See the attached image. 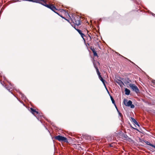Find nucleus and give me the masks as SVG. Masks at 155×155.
<instances>
[{
    "instance_id": "f704fd0d",
    "label": "nucleus",
    "mask_w": 155,
    "mask_h": 155,
    "mask_svg": "<svg viewBox=\"0 0 155 155\" xmlns=\"http://www.w3.org/2000/svg\"><path fill=\"white\" fill-rule=\"evenodd\" d=\"M151 14L152 15H153V16H155V14L151 12Z\"/></svg>"
},
{
    "instance_id": "bb28decb",
    "label": "nucleus",
    "mask_w": 155,
    "mask_h": 155,
    "mask_svg": "<svg viewBox=\"0 0 155 155\" xmlns=\"http://www.w3.org/2000/svg\"><path fill=\"white\" fill-rule=\"evenodd\" d=\"M105 88L107 91V93H108V94H109V95L110 96V93L109 91H108V89H107V87H106V86H105Z\"/></svg>"
},
{
    "instance_id": "cd10ccee",
    "label": "nucleus",
    "mask_w": 155,
    "mask_h": 155,
    "mask_svg": "<svg viewBox=\"0 0 155 155\" xmlns=\"http://www.w3.org/2000/svg\"><path fill=\"white\" fill-rule=\"evenodd\" d=\"M64 19L65 20L67 21H68L70 24H71V23L70 22V21H69V20L68 19H66L65 17L64 18Z\"/></svg>"
},
{
    "instance_id": "9b49d317",
    "label": "nucleus",
    "mask_w": 155,
    "mask_h": 155,
    "mask_svg": "<svg viewBox=\"0 0 155 155\" xmlns=\"http://www.w3.org/2000/svg\"><path fill=\"white\" fill-rule=\"evenodd\" d=\"M98 78L100 81H101V82H102L104 86L105 87V83L106 82V81L104 80L101 76V75L98 76Z\"/></svg>"
},
{
    "instance_id": "9d476101",
    "label": "nucleus",
    "mask_w": 155,
    "mask_h": 155,
    "mask_svg": "<svg viewBox=\"0 0 155 155\" xmlns=\"http://www.w3.org/2000/svg\"><path fill=\"white\" fill-rule=\"evenodd\" d=\"M77 31L80 35L81 37L85 41V39L84 38V37L85 36V35L83 33H82L81 31L79 29L77 30Z\"/></svg>"
},
{
    "instance_id": "de8ad7c7",
    "label": "nucleus",
    "mask_w": 155,
    "mask_h": 155,
    "mask_svg": "<svg viewBox=\"0 0 155 155\" xmlns=\"http://www.w3.org/2000/svg\"><path fill=\"white\" fill-rule=\"evenodd\" d=\"M40 121L41 122V123H42V122L41 120H40Z\"/></svg>"
},
{
    "instance_id": "ea45409f",
    "label": "nucleus",
    "mask_w": 155,
    "mask_h": 155,
    "mask_svg": "<svg viewBox=\"0 0 155 155\" xmlns=\"http://www.w3.org/2000/svg\"><path fill=\"white\" fill-rule=\"evenodd\" d=\"M129 61H130V62L132 63V64H135L133 62L131 61L130 60H129Z\"/></svg>"
},
{
    "instance_id": "aec40b11",
    "label": "nucleus",
    "mask_w": 155,
    "mask_h": 155,
    "mask_svg": "<svg viewBox=\"0 0 155 155\" xmlns=\"http://www.w3.org/2000/svg\"><path fill=\"white\" fill-rule=\"evenodd\" d=\"M122 136L126 139V140H127V139L129 137L127 135L125 134H122Z\"/></svg>"
},
{
    "instance_id": "72a5a7b5",
    "label": "nucleus",
    "mask_w": 155,
    "mask_h": 155,
    "mask_svg": "<svg viewBox=\"0 0 155 155\" xmlns=\"http://www.w3.org/2000/svg\"><path fill=\"white\" fill-rule=\"evenodd\" d=\"M3 79L4 80H6V78L5 76H3Z\"/></svg>"
},
{
    "instance_id": "a18cd8bd",
    "label": "nucleus",
    "mask_w": 155,
    "mask_h": 155,
    "mask_svg": "<svg viewBox=\"0 0 155 155\" xmlns=\"http://www.w3.org/2000/svg\"><path fill=\"white\" fill-rule=\"evenodd\" d=\"M100 21H101V19H100Z\"/></svg>"
},
{
    "instance_id": "49530a36",
    "label": "nucleus",
    "mask_w": 155,
    "mask_h": 155,
    "mask_svg": "<svg viewBox=\"0 0 155 155\" xmlns=\"http://www.w3.org/2000/svg\"><path fill=\"white\" fill-rule=\"evenodd\" d=\"M116 109L117 110H118V109L117 107V108H116Z\"/></svg>"
},
{
    "instance_id": "2f4dec72",
    "label": "nucleus",
    "mask_w": 155,
    "mask_h": 155,
    "mask_svg": "<svg viewBox=\"0 0 155 155\" xmlns=\"http://www.w3.org/2000/svg\"><path fill=\"white\" fill-rule=\"evenodd\" d=\"M139 140H140V142L141 143H143V140H141L140 138H139Z\"/></svg>"
},
{
    "instance_id": "c85d7f7f",
    "label": "nucleus",
    "mask_w": 155,
    "mask_h": 155,
    "mask_svg": "<svg viewBox=\"0 0 155 155\" xmlns=\"http://www.w3.org/2000/svg\"><path fill=\"white\" fill-rule=\"evenodd\" d=\"M97 73L98 75V76L101 75V74L99 71L97 72Z\"/></svg>"
},
{
    "instance_id": "5701e85b",
    "label": "nucleus",
    "mask_w": 155,
    "mask_h": 155,
    "mask_svg": "<svg viewBox=\"0 0 155 155\" xmlns=\"http://www.w3.org/2000/svg\"><path fill=\"white\" fill-rule=\"evenodd\" d=\"M94 67L95 68V69L96 70V72L99 71L96 65L95 64H94Z\"/></svg>"
},
{
    "instance_id": "1a4fd4ad",
    "label": "nucleus",
    "mask_w": 155,
    "mask_h": 155,
    "mask_svg": "<svg viewBox=\"0 0 155 155\" xmlns=\"http://www.w3.org/2000/svg\"><path fill=\"white\" fill-rule=\"evenodd\" d=\"M30 110L31 113L34 115L35 117V114H38V112L36 111L35 109H33L32 107H31L30 108Z\"/></svg>"
},
{
    "instance_id": "c9c22d12",
    "label": "nucleus",
    "mask_w": 155,
    "mask_h": 155,
    "mask_svg": "<svg viewBox=\"0 0 155 155\" xmlns=\"http://www.w3.org/2000/svg\"><path fill=\"white\" fill-rule=\"evenodd\" d=\"M135 130L138 131L139 132V130L137 128H135Z\"/></svg>"
},
{
    "instance_id": "a19ab883",
    "label": "nucleus",
    "mask_w": 155,
    "mask_h": 155,
    "mask_svg": "<svg viewBox=\"0 0 155 155\" xmlns=\"http://www.w3.org/2000/svg\"><path fill=\"white\" fill-rule=\"evenodd\" d=\"M117 110V112L118 113H118H119V112H119V110Z\"/></svg>"
},
{
    "instance_id": "f03ea898",
    "label": "nucleus",
    "mask_w": 155,
    "mask_h": 155,
    "mask_svg": "<svg viewBox=\"0 0 155 155\" xmlns=\"http://www.w3.org/2000/svg\"><path fill=\"white\" fill-rule=\"evenodd\" d=\"M77 18L78 19L76 20L75 18H74V21H73V23L75 24V25L73 26V25L71 24V25L72 26V27H73L76 31L78 29L76 28V25H77V26H79L81 25V21L80 19L78 17Z\"/></svg>"
},
{
    "instance_id": "dca6fc26",
    "label": "nucleus",
    "mask_w": 155,
    "mask_h": 155,
    "mask_svg": "<svg viewBox=\"0 0 155 155\" xmlns=\"http://www.w3.org/2000/svg\"><path fill=\"white\" fill-rule=\"evenodd\" d=\"M125 94L126 95H128L130 94V90L126 88H125Z\"/></svg>"
},
{
    "instance_id": "c03bdc74",
    "label": "nucleus",
    "mask_w": 155,
    "mask_h": 155,
    "mask_svg": "<svg viewBox=\"0 0 155 155\" xmlns=\"http://www.w3.org/2000/svg\"><path fill=\"white\" fill-rule=\"evenodd\" d=\"M110 147H113V146H112V145H110Z\"/></svg>"
},
{
    "instance_id": "c756f323",
    "label": "nucleus",
    "mask_w": 155,
    "mask_h": 155,
    "mask_svg": "<svg viewBox=\"0 0 155 155\" xmlns=\"http://www.w3.org/2000/svg\"><path fill=\"white\" fill-rule=\"evenodd\" d=\"M55 13H56V14H57V15H58L59 16V15H60V14H59L57 12H56L55 11V10L54 12Z\"/></svg>"
},
{
    "instance_id": "473e14b6",
    "label": "nucleus",
    "mask_w": 155,
    "mask_h": 155,
    "mask_svg": "<svg viewBox=\"0 0 155 155\" xmlns=\"http://www.w3.org/2000/svg\"><path fill=\"white\" fill-rule=\"evenodd\" d=\"M59 16L60 17H61L62 18H63V19L64 18V17H63L62 15H61L60 14V15H59Z\"/></svg>"
},
{
    "instance_id": "6e6552de",
    "label": "nucleus",
    "mask_w": 155,
    "mask_h": 155,
    "mask_svg": "<svg viewBox=\"0 0 155 155\" xmlns=\"http://www.w3.org/2000/svg\"><path fill=\"white\" fill-rule=\"evenodd\" d=\"M122 80H119L117 79V80L115 81L120 86L122 87L123 86V85H124V83L122 81Z\"/></svg>"
},
{
    "instance_id": "f257e3e1",
    "label": "nucleus",
    "mask_w": 155,
    "mask_h": 155,
    "mask_svg": "<svg viewBox=\"0 0 155 155\" xmlns=\"http://www.w3.org/2000/svg\"><path fill=\"white\" fill-rule=\"evenodd\" d=\"M54 138L60 142H64L66 143H68V139L66 137L61 135H58L55 136Z\"/></svg>"
},
{
    "instance_id": "7ed1b4c3",
    "label": "nucleus",
    "mask_w": 155,
    "mask_h": 155,
    "mask_svg": "<svg viewBox=\"0 0 155 155\" xmlns=\"http://www.w3.org/2000/svg\"><path fill=\"white\" fill-rule=\"evenodd\" d=\"M129 86L132 91H135L136 93L138 94L140 93V91L138 87L135 84H129Z\"/></svg>"
},
{
    "instance_id": "0eeeda50",
    "label": "nucleus",
    "mask_w": 155,
    "mask_h": 155,
    "mask_svg": "<svg viewBox=\"0 0 155 155\" xmlns=\"http://www.w3.org/2000/svg\"><path fill=\"white\" fill-rule=\"evenodd\" d=\"M124 104L126 106L130 107L132 103V101L130 100L127 101V99H124Z\"/></svg>"
},
{
    "instance_id": "393cba45",
    "label": "nucleus",
    "mask_w": 155,
    "mask_h": 155,
    "mask_svg": "<svg viewBox=\"0 0 155 155\" xmlns=\"http://www.w3.org/2000/svg\"><path fill=\"white\" fill-rule=\"evenodd\" d=\"M130 107L131 108H134V107L135 106L134 104H132V103L131 104V105L130 106Z\"/></svg>"
},
{
    "instance_id": "b1692460",
    "label": "nucleus",
    "mask_w": 155,
    "mask_h": 155,
    "mask_svg": "<svg viewBox=\"0 0 155 155\" xmlns=\"http://www.w3.org/2000/svg\"><path fill=\"white\" fill-rule=\"evenodd\" d=\"M127 140L130 142H132L133 141V140L131 138L129 137L127 139Z\"/></svg>"
},
{
    "instance_id": "7c9ffc66",
    "label": "nucleus",
    "mask_w": 155,
    "mask_h": 155,
    "mask_svg": "<svg viewBox=\"0 0 155 155\" xmlns=\"http://www.w3.org/2000/svg\"><path fill=\"white\" fill-rule=\"evenodd\" d=\"M152 82L153 83V84L155 85V80H153L152 81Z\"/></svg>"
},
{
    "instance_id": "20e7f679",
    "label": "nucleus",
    "mask_w": 155,
    "mask_h": 155,
    "mask_svg": "<svg viewBox=\"0 0 155 155\" xmlns=\"http://www.w3.org/2000/svg\"><path fill=\"white\" fill-rule=\"evenodd\" d=\"M1 84L3 86L5 87L9 92H10L11 93V94H12L15 97H16V96L14 95V94L11 92L12 90H10V89H12L13 87V86L10 83H9L10 86H7L6 85H5V86H4V85L1 82Z\"/></svg>"
},
{
    "instance_id": "09e8293b",
    "label": "nucleus",
    "mask_w": 155,
    "mask_h": 155,
    "mask_svg": "<svg viewBox=\"0 0 155 155\" xmlns=\"http://www.w3.org/2000/svg\"><path fill=\"white\" fill-rule=\"evenodd\" d=\"M0 82H1V81H0Z\"/></svg>"
},
{
    "instance_id": "37998d69",
    "label": "nucleus",
    "mask_w": 155,
    "mask_h": 155,
    "mask_svg": "<svg viewBox=\"0 0 155 155\" xmlns=\"http://www.w3.org/2000/svg\"><path fill=\"white\" fill-rule=\"evenodd\" d=\"M45 127L46 129L48 131H49V130H48V129L47 128V127Z\"/></svg>"
},
{
    "instance_id": "39448f33",
    "label": "nucleus",
    "mask_w": 155,
    "mask_h": 155,
    "mask_svg": "<svg viewBox=\"0 0 155 155\" xmlns=\"http://www.w3.org/2000/svg\"><path fill=\"white\" fill-rule=\"evenodd\" d=\"M38 3L44 6H45L48 8H49L50 6L51 5L47 4L45 0H40L39 1V2Z\"/></svg>"
},
{
    "instance_id": "6ab92c4d",
    "label": "nucleus",
    "mask_w": 155,
    "mask_h": 155,
    "mask_svg": "<svg viewBox=\"0 0 155 155\" xmlns=\"http://www.w3.org/2000/svg\"><path fill=\"white\" fill-rule=\"evenodd\" d=\"M38 114V116L37 117L36 116H35V117H36V118H37V119L38 120H39V119H40V118H41L42 117H43V116L41 115L40 113H39V112H38V114Z\"/></svg>"
},
{
    "instance_id": "4be33fe9",
    "label": "nucleus",
    "mask_w": 155,
    "mask_h": 155,
    "mask_svg": "<svg viewBox=\"0 0 155 155\" xmlns=\"http://www.w3.org/2000/svg\"><path fill=\"white\" fill-rule=\"evenodd\" d=\"M118 114L119 116L121 117V119H123V116L122 114L120 112H119V113H118Z\"/></svg>"
},
{
    "instance_id": "4c0bfd02",
    "label": "nucleus",
    "mask_w": 155,
    "mask_h": 155,
    "mask_svg": "<svg viewBox=\"0 0 155 155\" xmlns=\"http://www.w3.org/2000/svg\"><path fill=\"white\" fill-rule=\"evenodd\" d=\"M114 106H115V107L116 108L117 107V106H116V105L115 103L114 104Z\"/></svg>"
},
{
    "instance_id": "79ce46f5",
    "label": "nucleus",
    "mask_w": 155,
    "mask_h": 155,
    "mask_svg": "<svg viewBox=\"0 0 155 155\" xmlns=\"http://www.w3.org/2000/svg\"><path fill=\"white\" fill-rule=\"evenodd\" d=\"M117 110V112L118 113H118H119V112H119V110Z\"/></svg>"
},
{
    "instance_id": "423d86ee",
    "label": "nucleus",
    "mask_w": 155,
    "mask_h": 155,
    "mask_svg": "<svg viewBox=\"0 0 155 155\" xmlns=\"http://www.w3.org/2000/svg\"><path fill=\"white\" fill-rule=\"evenodd\" d=\"M119 78L121 79L122 80L124 83L126 84H128L131 81L130 79V78H121L120 77H119Z\"/></svg>"
},
{
    "instance_id": "58836bf2",
    "label": "nucleus",
    "mask_w": 155,
    "mask_h": 155,
    "mask_svg": "<svg viewBox=\"0 0 155 155\" xmlns=\"http://www.w3.org/2000/svg\"><path fill=\"white\" fill-rule=\"evenodd\" d=\"M130 126H131V128H132L133 129H134V130H135V128H134V127H132L131 126V125Z\"/></svg>"
},
{
    "instance_id": "f3484780",
    "label": "nucleus",
    "mask_w": 155,
    "mask_h": 155,
    "mask_svg": "<svg viewBox=\"0 0 155 155\" xmlns=\"http://www.w3.org/2000/svg\"><path fill=\"white\" fill-rule=\"evenodd\" d=\"M23 1H28L36 3H39L40 0H23Z\"/></svg>"
},
{
    "instance_id": "e433bc0d",
    "label": "nucleus",
    "mask_w": 155,
    "mask_h": 155,
    "mask_svg": "<svg viewBox=\"0 0 155 155\" xmlns=\"http://www.w3.org/2000/svg\"><path fill=\"white\" fill-rule=\"evenodd\" d=\"M61 12H66V11L65 10H64V9H62V11Z\"/></svg>"
},
{
    "instance_id": "ddd939ff",
    "label": "nucleus",
    "mask_w": 155,
    "mask_h": 155,
    "mask_svg": "<svg viewBox=\"0 0 155 155\" xmlns=\"http://www.w3.org/2000/svg\"><path fill=\"white\" fill-rule=\"evenodd\" d=\"M131 121L133 122L135 124L137 125L138 127H140V126L137 122V121L135 119H134V118L132 117H131Z\"/></svg>"
},
{
    "instance_id": "f8f14e48",
    "label": "nucleus",
    "mask_w": 155,
    "mask_h": 155,
    "mask_svg": "<svg viewBox=\"0 0 155 155\" xmlns=\"http://www.w3.org/2000/svg\"><path fill=\"white\" fill-rule=\"evenodd\" d=\"M143 142L146 143L147 145L151 146L155 148V144L153 145L151 143H150L149 142H148L146 140H143Z\"/></svg>"
},
{
    "instance_id": "a878e982",
    "label": "nucleus",
    "mask_w": 155,
    "mask_h": 155,
    "mask_svg": "<svg viewBox=\"0 0 155 155\" xmlns=\"http://www.w3.org/2000/svg\"><path fill=\"white\" fill-rule=\"evenodd\" d=\"M49 123L53 126H54V124L53 123L51 122V121H48Z\"/></svg>"
},
{
    "instance_id": "2eb2a0df",
    "label": "nucleus",
    "mask_w": 155,
    "mask_h": 155,
    "mask_svg": "<svg viewBox=\"0 0 155 155\" xmlns=\"http://www.w3.org/2000/svg\"><path fill=\"white\" fill-rule=\"evenodd\" d=\"M49 8L53 12L55 10H58V9L56 8V7L53 5H51L50 6V7H49Z\"/></svg>"
},
{
    "instance_id": "412c9836",
    "label": "nucleus",
    "mask_w": 155,
    "mask_h": 155,
    "mask_svg": "<svg viewBox=\"0 0 155 155\" xmlns=\"http://www.w3.org/2000/svg\"><path fill=\"white\" fill-rule=\"evenodd\" d=\"M110 99H111V101H112V104H114L115 103V101L114 100V99H113V97L111 95H110Z\"/></svg>"
},
{
    "instance_id": "a211bd4d",
    "label": "nucleus",
    "mask_w": 155,
    "mask_h": 155,
    "mask_svg": "<svg viewBox=\"0 0 155 155\" xmlns=\"http://www.w3.org/2000/svg\"><path fill=\"white\" fill-rule=\"evenodd\" d=\"M17 92L18 93L21 95V97L23 99H26V97L24 95L23 93L20 92L19 91H17Z\"/></svg>"
},
{
    "instance_id": "4468645a",
    "label": "nucleus",
    "mask_w": 155,
    "mask_h": 155,
    "mask_svg": "<svg viewBox=\"0 0 155 155\" xmlns=\"http://www.w3.org/2000/svg\"><path fill=\"white\" fill-rule=\"evenodd\" d=\"M90 49L91 50L93 53V55L94 56H97V54L94 49V48L91 47L90 48Z\"/></svg>"
}]
</instances>
